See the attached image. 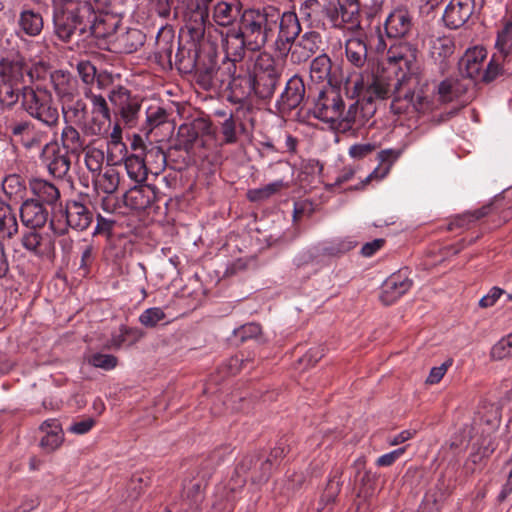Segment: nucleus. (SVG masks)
Instances as JSON below:
<instances>
[{
	"label": "nucleus",
	"instance_id": "c9c22d12",
	"mask_svg": "<svg viewBox=\"0 0 512 512\" xmlns=\"http://www.w3.org/2000/svg\"><path fill=\"white\" fill-rule=\"evenodd\" d=\"M32 194L37 197V201L48 205L55 204L60 198V191L55 184L44 180L35 178L29 183Z\"/></svg>",
	"mask_w": 512,
	"mask_h": 512
},
{
	"label": "nucleus",
	"instance_id": "79ce46f5",
	"mask_svg": "<svg viewBox=\"0 0 512 512\" xmlns=\"http://www.w3.org/2000/svg\"><path fill=\"white\" fill-rule=\"evenodd\" d=\"M18 233L16 214L11 206L0 198V236L11 239Z\"/></svg>",
	"mask_w": 512,
	"mask_h": 512
},
{
	"label": "nucleus",
	"instance_id": "c756f323",
	"mask_svg": "<svg viewBox=\"0 0 512 512\" xmlns=\"http://www.w3.org/2000/svg\"><path fill=\"white\" fill-rule=\"evenodd\" d=\"M39 430L43 433L40 440V447L46 453L54 452L64 441V433L61 424L57 419H48L44 421L40 425Z\"/></svg>",
	"mask_w": 512,
	"mask_h": 512
},
{
	"label": "nucleus",
	"instance_id": "423d86ee",
	"mask_svg": "<svg viewBox=\"0 0 512 512\" xmlns=\"http://www.w3.org/2000/svg\"><path fill=\"white\" fill-rule=\"evenodd\" d=\"M417 53V49L407 42L395 43L387 51V60L390 66L381 70L379 68L376 70L372 69L370 73L390 71L393 79H398L403 74H409L415 76L417 81H419V77L414 73L417 69ZM417 90L425 96L420 88V82H418Z\"/></svg>",
	"mask_w": 512,
	"mask_h": 512
},
{
	"label": "nucleus",
	"instance_id": "aec40b11",
	"mask_svg": "<svg viewBox=\"0 0 512 512\" xmlns=\"http://www.w3.org/2000/svg\"><path fill=\"white\" fill-rule=\"evenodd\" d=\"M413 281L406 270H400L390 275L383 283L380 300L385 305H391L406 294L412 287Z\"/></svg>",
	"mask_w": 512,
	"mask_h": 512
},
{
	"label": "nucleus",
	"instance_id": "c85d7f7f",
	"mask_svg": "<svg viewBox=\"0 0 512 512\" xmlns=\"http://www.w3.org/2000/svg\"><path fill=\"white\" fill-rule=\"evenodd\" d=\"M60 106L65 124L77 125L85 133V125H88L90 120L88 119V106L86 102L77 97L75 100L68 101V103H63Z\"/></svg>",
	"mask_w": 512,
	"mask_h": 512
},
{
	"label": "nucleus",
	"instance_id": "2eb2a0df",
	"mask_svg": "<svg viewBox=\"0 0 512 512\" xmlns=\"http://www.w3.org/2000/svg\"><path fill=\"white\" fill-rule=\"evenodd\" d=\"M108 99L118 109L122 120L127 125L133 126L141 109L140 98L133 96L127 88L117 86L111 89Z\"/></svg>",
	"mask_w": 512,
	"mask_h": 512
},
{
	"label": "nucleus",
	"instance_id": "f257e3e1",
	"mask_svg": "<svg viewBox=\"0 0 512 512\" xmlns=\"http://www.w3.org/2000/svg\"><path fill=\"white\" fill-rule=\"evenodd\" d=\"M349 85L351 88L347 89L356 101L347 111L344 108L339 118L337 129L343 132L363 127L376 112L375 100L392 98L390 108L394 114H403L410 109L422 112L428 106L427 97L418 92V81L413 75L403 74L393 79L390 71L364 72Z\"/></svg>",
	"mask_w": 512,
	"mask_h": 512
},
{
	"label": "nucleus",
	"instance_id": "f704fd0d",
	"mask_svg": "<svg viewBox=\"0 0 512 512\" xmlns=\"http://www.w3.org/2000/svg\"><path fill=\"white\" fill-rule=\"evenodd\" d=\"M236 65L232 61H224L218 66L213 78V88L229 87L235 97L239 99V76L235 77Z\"/></svg>",
	"mask_w": 512,
	"mask_h": 512
},
{
	"label": "nucleus",
	"instance_id": "2f4dec72",
	"mask_svg": "<svg viewBox=\"0 0 512 512\" xmlns=\"http://www.w3.org/2000/svg\"><path fill=\"white\" fill-rule=\"evenodd\" d=\"M486 57L483 49H473L465 53L459 62V70L463 77L482 81L483 61Z\"/></svg>",
	"mask_w": 512,
	"mask_h": 512
},
{
	"label": "nucleus",
	"instance_id": "bf43d9fd",
	"mask_svg": "<svg viewBox=\"0 0 512 512\" xmlns=\"http://www.w3.org/2000/svg\"><path fill=\"white\" fill-rule=\"evenodd\" d=\"M491 357L494 360H502L512 357V333L499 340L491 349Z\"/></svg>",
	"mask_w": 512,
	"mask_h": 512
},
{
	"label": "nucleus",
	"instance_id": "4be33fe9",
	"mask_svg": "<svg viewBox=\"0 0 512 512\" xmlns=\"http://www.w3.org/2000/svg\"><path fill=\"white\" fill-rule=\"evenodd\" d=\"M211 132V122L204 118H196L191 122L183 123L178 128V142L181 149L189 152L198 139Z\"/></svg>",
	"mask_w": 512,
	"mask_h": 512
},
{
	"label": "nucleus",
	"instance_id": "cd10ccee",
	"mask_svg": "<svg viewBox=\"0 0 512 512\" xmlns=\"http://www.w3.org/2000/svg\"><path fill=\"white\" fill-rule=\"evenodd\" d=\"M238 30H230L226 34L224 48L227 55V61H232L235 65L244 59L246 51L257 52L256 49L248 44V41Z\"/></svg>",
	"mask_w": 512,
	"mask_h": 512
},
{
	"label": "nucleus",
	"instance_id": "c03bdc74",
	"mask_svg": "<svg viewBox=\"0 0 512 512\" xmlns=\"http://www.w3.org/2000/svg\"><path fill=\"white\" fill-rule=\"evenodd\" d=\"M455 51V45L449 37L436 38L431 45V56L440 62L441 69H445L447 66V59L453 55Z\"/></svg>",
	"mask_w": 512,
	"mask_h": 512
},
{
	"label": "nucleus",
	"instance_id": "6e6d98bb",
	"mask_svg": "<svg viewBox=\"0 0 512 512\" xmlns=\"http://www.w3.org/2000/svg\"><path fill=\"white\" fill-rule=\"evenodd\" d=\"M338 25L335 28H341L345 23L352 25L359 22V4H349L344 7H338Z\"/></svg>",
	"mask_w": 512,
	"mask_h": 512
},
{
	"label": "nucleus",
	"instance_id": "393cba45",
	"mask_svg": "<svg viewBox=\"0 0 512 512\" xmlns=\"http://www.w3.org/2000/svg\"><path fill=\"white\" fill-rule=\"evenodd\" d=\"M49 217L46 207L35 199L25 200L20 207V219L24 226L40 229L45 226Z\"/></svg>",
	"mask_w": 512,
	"mask_h": 512
},
{
	"label": "nucleus",
	"instance_id": "a211bd4d",
	"mask_svg": "<svg viewBox=\"0 0 512 512\" xmlns=\"http://www.w3.org/2000/svg\"><path fill=\"white\" fill-rule=\"evenodd\" d=\"M68 154L61 152L57 141H51L43 146L40 159L52 176L63 178L70 170Z\"/></svg>",
	"mask_w": 512,
	"mask_h": 512
},
{
	"label": "nucleus",
	"instance_id": "f03ea898",
	"mask_svg": "<svg viewBox=\"0 0 512 512\" xmlns=\"http://www.w3.org/2000/svg\"><path fill=\"white\" fill-rule=\"evenodd\" d=\"M120 20L105 11H94L91 3L84 2L74 10H67L58 16L56 36L63 42H70L74 35L83 40L88 36L104 39L113 35Z\"/></svg>",
	"mask_w": 512,
	"mask_h": 512
},
{
	"label": "nucleus",
	"instance_id": "4d7b16f0",
	"mask_svg": "<svg viewBox=\"0 0 512 512\" xmlns=\"http://www.w3.org/2000/svg\"><path fill=\"white\" fill-rule=\"evenodd\" d=\"M2 189L4 193L9 197H22L25 186L18 175L7 176L2 183Z\"/></svg>",
	"mask_w": 512,
	"mask_h": 512
},
{
	"label": "nucleus",
	"instance_id": "13d9d810",
	"mask_svg": "<svg viewBox=\"0 0 512 512\" xmlns=\"http://www.w3.org/2000/svg\"><path fill=\"white\" fill-rule=\"evenodd\" d=\"M87 362L93 367L109 371L117 366L118 359L111 354L95 353L87 358Z\"/></svg>",
	"mask_w": 512,
	"mask_h": 512
},
{
	"label": "nucleus",
	"instance_id": "864d4df0",
	"mask_svg": "<svg viewBox=\"0 0 512 512\" xmlns=\"http://www.w3.org/2000/svg\"><path fill=\"white\" fill-rule=\"evenodd\" d=\"M284 186L285 185L282 180H277L261 188L249 190L247 197L252 202H260L278 193L282 188H284Z\"/></svg>",
	"mask_w": 512,
	"mask_h": 512
},
{
	"label": "nucleus",
	"instance_id": "dca6fc26",
	"mask_svg": "<svg viewBox=\"0 0 512 512\" xmlns=\"http://www.w3.org/2000/svg\"><path fill=\"white\" fill-rule=\"evenodd\" d=\"M322 44L323 40L319 32H305L287 48L286 51L290 54V62L297 65L307 62L320 51Z\"/></svg>",
	"mask_w": 512,
	"mask_h": 512
},
{
	"label": "nucleus",
	"instance_id": "e433bc0d",
	"mask_svg": "<svg viewBox=\"0 0 512 512\" xmlns=\"http://www.w3.org/2000/svg\"><path fill=\"white\" fill-rule=\"evenodd\" d=\"M61 144L66 153L79 156L86 148L85 138L74 125L65 124L60 136Z\"/></svg>",
	"mask_w": 512,
	"mask_h": 512
},
{
	"label": "nucleus",
	"instance_id": "a19ab883",
	"mask_svg": "<svg viewBox=\"0 0 512 512\" xmlns=\"http://www.w3.org/2000/svg\"><path fill=\"white\" fill-rule=\"evenodd\" d=\"M93 185L98 192L113 194L120 184L119 173L112 167L93 175Z\"/></svg>",
	"mask_w": 512,
	"mask_h": 512
},
{
	"label": "nucleus",
	"instance_id": "58836bf2",
	"mask_svg": "<svg viewBox=\"0 0 512 512\" xmlns=\"http://www.w3.org/2000/svg\"><path fill=\"white\" fill-rule=\"evenodd\" d=\"M21 243L26 250L37 256L46 255L52 249L50 239L39 233L37 229H32L31 231L24 233Z\"/></svg>",
	"mask_w": 512,
	"mask_h": 512
},
{
	"label": "nucleus",
	"instance_id": "3c124183",
	"mask_svg": "<svg viewBox=\"0 0 512 512\" xmlns=\"http://www.w3.org/2000/svg\"><path fill=\"white\" fill-rule=\"evenodd\" d=\"M204 500V495L199 483H194L186 492V498L183 500V512H196Z\"/></svg>",
	"mask_w": 512,
	"mask_h": 512
},
{
	"label": "nucleus",
	"instance_id": "e2e57ef3",
	"mask_svg": "<svg viewBox=\"0 0 512 512\" xmlns=\"http://www.w3.org/2000/svg\"><path fill=\"white\" fill-rule=\"evenodd\" d=\"M496 46L499 48L500 54L506 56L512 49V22L506 23L504 28L498 32Z\"/></svg>",
	"mask_w": 512,
	"mask_h": 512
},
{
	"label": "nucleus",
	"instance_id": "052dcab7",
	"mask_svg": "<svg viewBox=\"0 0 512 512\" xmlns=\"http://www.w3.org/2000/svg\"><path fill=\"white\" fill-rule=\"evenodd\" d=\"M166 317L164 311L160 307H152L144 310L139 316V322L148 328L155 327L160 321Z\"/></svg>",
	"mask_w": 512,
	"mask_h": 512
},
{
	"label": "nucleus",
	"instance_id": "4468645a",
	"mask_svg": "<svg viewBox=\"0 0 512 512\" xmlns=\"http://www.w3.org/2000/svg\"><path fill=\"white\" fill-rule=\"evenodd\" d=\"M452 472L453 469L447 468L442 473L435 486L425 494L418 512H441L445 501L455 488Z\"/></svg>",
	"mask_w": 512,
	"mask_h": 512
},
{
	"label": "nucleus",
	"instance_id": "49530a36",
	"mask_svg": "<svg viewBox=\"0 0 512 512\" xmlns=\"http://www.w3.org/2000/svg\"><path fill=\"white\" fill-rule=\"evenodd\" d=\"M125 169L127 171L128 176L131 180L140 183L146 180L147 178V167L146 162L143 158L138 155H130L126 157Z\"/></svg>",
	"mask_w": 512,
	"mask_h": 512
},
{
	"label": "nucleus",
	"instance_id": "ea45409f",
	"mask_svg": "<svg viewBox=\"0 0 512 512\" xmlns=\"http://www.w3.org/2000/svg\"><path fill=\"white\" fill-rule=\"evenodd\" d=\"M341 474L342 471L337 469L334 475L328 480L327 486L319 500L318 512H332L333 504L341 490Z\"/></svg>",
	"mask_w": 512,
	"mask_h": 512
},
{
	"label": "nucleus",
	"instance_id": "603ef678",
	"mask_svg": "<svg viewBox=\"0 0 512 512\" xmlns=\"http://www.w3.org/2000/svg\"><path fill=\"white\" fill-rule=\"evenodd\" d=\"M140 336L141 334L137 329L121 326L118 332L112 334L107 346L110 349H119L126 344L130 338H132L131 342H133L139 339Z\"/></svg>",
	"mask_w": 512,
	"mask_h": 512
},
{
	"label": "nucleus",
	"instance_id": "338daca9",
	"mask_svg": "<svg viewBox=\"0 0 512 512\" xmlns=\"http://www.w3.org/2000/svg\"><path fill=\"white\" fill-rule=\"evenodd\" d=\"M146 117L150 128L153 129L167 121L168 113L162 107H150L146 112Z\"/></svg>",
	"mask_w": 512,
	"mask_h": 512
},
{
	"label": "nucleus",
	"instance_id": "680f3d73",
	"mask_svg": "<svg viewBox=\"0 0 512 512\" xmlns=\"http://www.w3.org/2000/svg\"><path fill=\"white\" fill-rule=\"evenodd\" d=\"M351 248L352 246L350 242L343 240H333L331 242L325 243L320 248V254L324 256H339L346 253Z\"/></svg>",
	"mask_w": 512,
	"mask_h": 512
},
{
	"label": "nucleus",
	"instance_id": "72a5a7b5",
	"mask_svg": "<svg viewBox=\"0 0 512 512\" xmlns=\"http://www.w3.org/2000/svg\"><path fill=\"white\" fill-rule=\"evenodd\" d=\"M18 30L29 37L40 35L44 27V20L40 12L24 8L17 20Z\"/></svg>",
	"mask_w": 512,
	"mask_h": 512
},
{
	"label": "nucleus",
	"instance_id": "7ed1b4c3",
	"mask_svg": "<svg viewBox=\"0 0 512 512\" xmlns=\"http://www.w3.org/2000/svg\"><path fill=\"white\" fill-rule=\"evenodd\" d=\"M280 19V11L272 5L245 9L239 19L242 36L257 52L274 37Z\"/></svg>",
	"mask_w": 512,
	"mask_h": 512
},
{
	"label": "nucleus",
	"instance_id": "9d476101",
	"mask_svg": "<svg viewBox=\"0 0 512 512\" xmlns=\"http://www.w3.org/2000/svg\"><path fill=\"white\" fill-rule=\"evenodd\" d=\"M29 73L28 59L19 50L0 54V81L28 85Z\"/></svg>",
	"mask_w": 512,
	"mask_h": 512
},
{
	"label": "nucleus",
	"instance_id": "5701e85b",
	"mask_svg": "<svg viewBox=\"0 0 512 512\" xmlns=\"http://www.w3.org/2000/svg\"><path fill=\"white\" fill-rule=\"evenodd\" d=\"M209 8L199 2L189 6L185 13V27L193 42H200L205 35Z\"/></svg>",
	"mask_w": 512,
	"mask_h": 512
},
{
	"label": "nucleus",
	"instance_id": "20e7f679",
	"mask_svg": "<svg viewBox=\"0 0 512 512\" xmlns=\"http://www.w3.org/2000/svg\"><path fill=\"white\" fill-rule=\"evenodd\" d=\"M284 71L283 61L275 58L271 53L260 52L255 60L253 76L246 81L249 84V91L261 99H269L281 80Z\"/></svg>",
	"mask_w": 512,
	"mask_h": 512
},
{
	"label": "nucleus",
	"instance_id": "9b49d317",
	"mask_svg": "<svg viewBox=\"0 0 512 512\" xmlns=\"http://www.w3.org/2000/svg\"><path fill=\"white\" fill-rule=\"evenodd\" d=\"M65 218V227H58L53 220L50 222V227L56 235H65L67 227L76 231L87 230L94 221V213L88 205L81 201L70 200L65 205Z\"/></svg>",
	"mask_w": 512,
	"mask_h": 512
},
{
	"label": "nucleus",
	"instance_id": "a18cd8bd",
	"mask_svg": "<svg viewBox=\"0 0 512 512\" xmlns=\"http://www.w3.org/2000/svg\"><path fill=\"white\" fill-rule=\"evenodd\" d=\"M506 55L500 54L499 56L493 55L491 60L489 61L486 69L482 74V82L491 83L501 76H511L512 72H509L507 68H505L504 61Z\"/></svg>",
	"mask_w": 512,
	"mask_h": 512
},
{
	"label": "nucleus",
	"instance_id": "4c0bfd02",
	"mask_svg": "<svg viewBox=\"0 0 512 512\" xmlns=\"http://www.w3.org/2000/svg\"><path fill=\"white\" fill-rule=\"evenodd\" d=\"M31 85L15 84L5 81H0V107L1 109H11L19 101L23 99V95Z\"/></svg>",
	"mask_w": 512,
	"mask_h": 512
},
{
	"label": "nucleus",
	"instance_id": "09e8293b",
	"mask_svg": "<svg viewBox=\"0 0 512 512\" xmlns=\"http://www.w3.org/2000/svg\"><path fill=\"white\" fill-rule=\"evenodd\" d=\"M237 9L226 1H220L214 6L213 19L220 26L231 25L237 17Z\"/></svg>",
	"mask_w": 512,
	"mask_h": 512
},
{
	"label": "nucleus",
	"instance_id": "a878e982",
	"mask_svg": "<svg viewBox=\"0 0 512 512\" xmlns=\"http://www.w3.org/2000/svg\"><path fill=\"white\" fill-rule=\"evenodd\" d=\"M156 200V189L152 185H135L125 192L123 201L132 210L142 211Z\"/></svg>",
	"mask_w": 512,
	"mask_h": 512
},
{
	"label": "nucleus",
	"instance_id": "39448f33",
	"mask_svg": "<svg viewBox=\"0 0 512 512\" xmlns=\"http://www.w3.org/2000/svg\"><path fill=\"white\" fill-rule=\"evenodd\" d=\"M23 110L48 129H56L60 114L52 92L45 86L30 87L21 101Z\"/></svg>",
	"mask_w": 512,
	"mask_h": 512
},
{
	"label": "nucleus",
	"instance_id": "de8ad7c7",
	"mask_svg": "<svg viewBox=\"0 0 512 512\" xmlns=\"http://www.w3.org/2000/svg\"><path fill=\"white\" fill-rule=\"evenodd\" d=\"M490 211L491 205L488 204L473 212H467L458 215L448 224L447 229L453 231L457 228L468 227L470 223L487 216L490 213Z\"/></svg>",
	"mask_w": 512,
	"mask_h": 512
},
{
	"label": "nucleus",
	"instance_id": "1a4fd4ad",
	"mask_svg": "<svg viewBox=\"0 0 512 512\" xmlns=\"http://www.w3.org/2000/svg\"><path fill=\"white\" fill-rule=\"evenodd\" d=\"M175 58L178 69L184 72H195L197 83L202 88L206 90L213 88V76L218 67L214 57L210 54L199 55L197 50H195L193 56L189 57L188 60L179 59V51Z\"/></svg>",
	"mask_w": 512,
	"mask_h": 512
},
{
	"label": "nucleus",
	"instance_id": "0eeeda50",
	"mask_svg": "<svg viewBox=\"0 0 512 512\" xmlns=\"http://www.w3.org/2000/svg\"><path fill=\"white\" fill-rule=\"evenodd\" d=\"M301 18L312 28L326 30L338 25V6L328 0H305L299 8Z\"/></svg>",
	"mask_w": 512,
	"mask_h": 512
},
{
	"label": "nucleus",
	"instance_id": "f3484780",
	"mask_svg": "<svg viewBox=\"0 0 512 512\" xmlns=\"http://www.w3.org/2000/svg\"><path fill=\"white\" fill-rule=\"evenodd\" d=\"M49 83L60 105L80 96L78 79L68 71L59 69L50 72Z\"/></svg>",
	"mask_w": 512,
	"mask_h": 512
},
{
	"label": "nucleus",
	"instance_id": "69168bd1",
	"mask_svg": "<svg viewBox=\"0 0 512 512\" xmlns=\"http://www.w3.org/2000/svg\"><path fill=\"white\" fill-rule=\"evenodd\" d=\"M237 124L234 116L230 114L221 124V133L226 144L237 142Z\"/></svg>",
	"mask_w": 512,
	"mask_h": 512
},
{
	"label": "nucleus",
	"instance_id": "b1692460",
	"mask_svg": "<svg viewBox=\"0 0 512 512\" xmlns=\"http://www.w3.org/2000/svg\"><path fill=\"white\" fill-rule=\"evenodd\" d=\"M474 8L475 0H450L443 14L446 27L450 29L462 27L472 16Z\"/></svg>",
	"mask_w": 512,
	"mask_h": 512
},
{
	"label": "nucleus",
	"instance_id": "bb28decb",
	"mask_svg": "<svg viewBox=\"0 0 512 512\" xmlns=\"http://www.w3.org/2000/svg\"><path fill=\"white\" fill-rule=\"evenodd\" d=\"M413 26L410 12L399 7L392 11L385 21V31L390 38H401L406 36Z\"/></svg>",
	"mask_w": 512,
	"mask_h": 512
},
{
	"label": "nucleus",
	"instance_id": "8fccbe9b",
	"mask_svg": "<svg viewBox=\"0 0 512 512\" xmlns=\"http://www.w3.org/2000/svg\"><path fill=\"white\" fill-rule=\"evenodd\" d=\"M483 409L486 411V414L482 415V412L479 411L477 418H475V425L481 426L485 424L487 428H483L482 433L490 435L491 432L499 427L500 417L497 409L493 405L484 406Z\"/></svg>",
	"mask_w": 512,
	"mask_h": 512
},
{
	"label": "nucleus",
	"instance_id": "f8f14e48",
	"mask_svg": "<svg viewBox=\"0 0 512 512\" xmlns=\"http://www.w3.org/2000/svg\"><path fill=\"white\" fill-rule=\"evenodd\" d=\"M84 95L92 104V116L89 120V124L85 125V134L100 136L107 133L111 113L106 99L100 94H94L91 88H86Z\"/></svg>",
	"mask_w": 512,
	"mask_h": 512
},
{
	"label": "nucleus",
	"instance_id": "37998d69",
	"mask_svg": "<svg viewBox=\"0 0 512 512\" xmlns=\"http://www.w3.org/2000/svg\"><path fill=\"white\" fill-rule=\"evenodd\" d=\"M331 70L332 61L326 53L319 54L310 63V76L312 80L317 82L327 81L329 85L331 80Z\"/></svg>",
	"mask_w": 512,
	"mask_h": 512
},
{
	"label": "nucleus",
	"instance_id": "7c9ffc66",
	"mask_svg": "<svg viewBox=\"0 0 512 512\" xmlns=\"http://www.w3.org/2000/svg\"><path fill=\"white\" fill-rule=\"evenodd\" d=\"M345 56L348 63L357 69L367 68L362 72H371L369 70L368 48L364 40L358 37L350 38L345 43Z\"/></svg>",
	"mask_w": 512,
	"mask_h": 512
},
{
	"label": "nucleus",
	"instance_id": "6e6552de",
	"mask_svg": "<svg viewBox=\"0 0 512 512\" xmlns=\"http://www.w3.org/2000/svg\"><path fill=\"white\" fill-rule=\"evenodd\" d=\"M345 103L339 90L328 85L318 91L313 100L312 114L315 118L337 128L339 118L343 115Z\"/></svg>",
	"mask_w": 512,
	"mask_h": 512
},
{
	"label": "nucleus",
	"instance_id": "412c9836",
	"mask_svg": "<svg viewBox=\"0 0 512 512\" xmlns=\"http://www.w3.org/2000/svg\"><path fill=\"white\" fill-rule=\"evenodd\" d=\"M277 27L279 28L278 37L275 41L277 50L286 52L287 45H292L302 30L297 14L292 11L280 13Z\"/></svg>",
	"mask_w": 512,
	"mask_h": 512
},
{
	"label": "nucleus",
	"instance_id": "ddd939ff",
	"mask_svg": "<svg viewBox=\"0 0 512 512\" xmlns=\"http://www.w3.org/2000/svg\"><path fill=\"white\" fill-rule=\"evenodd\" d=\"M270 461L265 460L264 454L253 452L245 455L236 466V473L253 484H264L272 475Z\"/></svg>",
	"mask_w": 512,
	"mask_h": 512
},
{
	"label": "nucleus",
	"instance_id": "774afa93",
	"mask_svg": "<svg viewBox=\"0 0 512 512\" xmlns=\"http://www.w3.org/2000/svg\"><path fill=\"white\" fill-rule=\"evenodd\" d=\"M76 68L83 83L90 85L95 81L97 70L90 61H80Z\"/></svg>",
	"mask_w": 512,
	"mask_h": 512
},
{
	"label": "nucleus",
	"instance_id": "473e14b6",
	"mask_svg": "<svg viewBox=\"0 0 512 512\" xmlns=\"http://www.w3.org/2000/svg\"><path fill=\"white\" fill-rule=\"evenodd\" d=\"M403 150L402 149H384L378 152L377 160L379 165L362 181L361 185L364 186L372 179L381 180L388 175L393 164L399 159Z\"/></svg>",
	"mask_w": 512,
	"mask_h": 512
},
{
	"label": "nucleus",
	"instance_id": "6ab92c4d",
	"mask_svg": "<svg viewBox=\"0 0 512 512\" xmlns=\"http://www.w3.org/2000/svg\"><path fill=\"white\" fill-rule=\"evenodd\" d=\"M306 88L302 77L293 75L286 83L284 91L277 100V108L282 113L298 108L305 100Z\"/></svg>",
	"mask_w": 512,
	"mask_h": 512
},
{
	"label": "nucleus",
	"instance_id": "5fc2aeb1",
	"mask_svg": "<svg viewBox=\"0 0 512 512\" xmlns=\"http://www.w3.org/2000/svg\"><path fill=\"white\" fill-rule=\"evenodd\" d=\"M85 165L87 169L93 174H97L101 171L104 162V152L101 149L95 147L85 148Z\"/></svg>",
	"mask_w": 512,
	"mask_h": 512
},
{
	"label": "nucleus",
	"instance_id": "0e129e2a",
	"mask_svg": "<svg viewBox=\"0 0 512 512\" xmlns=\"http://www.w3.org/2000/svg\"><path fill=\"white\" fill-rule=\"evenodd\" d=\"M144 160L145 162L155 164V169L157 170L155 173H158V171L165 168L167 157L159 146H154L146 151Z\"/></svg>",
	"mask_w": 512,
	"mask_h": 512
}]
</instances>
